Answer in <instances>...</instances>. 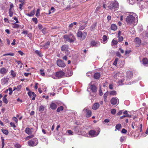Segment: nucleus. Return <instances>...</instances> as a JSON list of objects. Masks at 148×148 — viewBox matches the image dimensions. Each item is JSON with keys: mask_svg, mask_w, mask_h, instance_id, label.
I'll use <instances>...</instances> for the list:
<instances>
[{"mask_svg": "<svg viewBox=\"0 0 148 148\" xmlns=\"http://www.w3.org/2000/svg\"><path fill=\"white\" fill-rule=\"evenodd\" d=\"M125 21L128 25L133 24L134 26L136 25L138 22V18L137 15L135 13L132 12L125 19Z\"/></svg>", "mask_w": 148, "mask_h": 148, "instance_id": "nucleus-1", "label": "nucleus"}, {"mask_svg": "<svg viewBox=\"0 0 148 148\" xmlns=\"http://www.w3.org/2000/svg\"><path fill=\"white\" fill-rule=\"evenodd\" d=\"M124 75L123 73H120V72H117L114 75V78L116 79H118L119 81L118 82V84L120 85L124 84H131V82L128 83L125 82V79L124 78Z\"/></svg>", "mask_w": 148, "mask_h": 148, "instance_id": "nucleus-2", "label": "nucleus"}, {"mask_svg": "<svg viewBox=\"0 0 148 148\" xmlns=\"http://www.w3.org/2000/svg\"><path fill=\"white\" fill-rule=\"evenodd\" d=\"M119 5L117 1H113L110 2V4L107 6L109 9L112 11H115L118 9Z\"/></svg>", "mask_w": 148, "mask_h": 148, "instance_id": "nucleus-3", "label": "nucleus"}, {"mask_svg": "<svg viewBox=\"0 0 148 148\" xmlns=\"http://www.w3.org/2000/svg\"><path fill=\"white\" fill-rule=\"evenodd\" d=\"M87 35L86 32H82L81 31H78L77 34V36L79 40L81 41L84 40L86 38Z\"/></svg>", "mask_w": 148, "mask_h": 148, "instance_id": "nucleus-4", "label": "nucleus"}, {"mask_svg": "<svg viewBox=\"0 0 148 148\" xmlns=\"http://www.w3.org/2000/svg\"><path fill=\"white\" fill-rule=\"evenodd\" d=\"M65 75L64 73L62 71L57 72L55 74V77H52L54 79L60 78L64 77Z\"/></svg>", "mask_w": 148, "mask_h": 148, "instance_id": "nucleus-5", "label": "nucleus"}, {"mask_svg": "<svg viewBox=\"0 0 148 148\" xmlns=\"http://www.w3.org/2000/svg\"><path fill=\"white\" fill-rule=\"evenodd\" d=\"M38 140L36 138H35L34 140H31L28 142V144L29 146H36L38 143Z\"/></svg>", "mask_w": 148, "mask_h": 148, "instance_id": "nucleus-6", "label": "nucleus"}, {"mask_svg": "<svg viewBox=\"0 0 148 148\" xmlns=\"http://www.w3.org/2000/svg\"><path fill=\"white\" fill-rule=\"evenodd\" d=\"M65 75L66 77H69L71 76L73 74V72L69 68H66L65 70Z\"/></svg>", "mask_w": 148, "mask_h": 148, "instance_id": "nucleus-7", "label": "nucleus"}, {"mask_svg": "<svg viewBox=\"0 0 148 148\" xmlns=\"http://www.w3.org/2000/svg\"><path fill=\"white\" fill-rule=\"evenodd\" d=\"M90 86L88 87V88H87V90L88 91H89V89H90L92 92H96L97 90V89L96 87L94 85L89 84Z\"/></svg>", "mask_w": 148, "mask_h": 148, "instance_id": "nucleus-8", "label": "nucleus"}, {"mask_svg": "<svg viewBox=\"0 0 148 148\" xmlns=\"http://www.w3.org/2000/svg\"><path fill=\"white\" fill-rule=\"evenodd\" d=\"M69 46L66 45H64L61 47V50L62 51H64L68 55L69 53L68 51Z\"/></svg>", "mask_w": 148, "mask_h": 148, "instance_id": "nucleus-9", "label": "nucleus"}, {"mask_svg": "<svg viewBox=\"0 0 148 148\" xmlns=\"http://www.w3.org/2000/svg\"><path fill=\"white\" fill-rule=\"evenodd\" d=\"M57 64L58 66L61 67H64L65 66L64 62L58 59L57 61Z\"/></svg>", "mask_w": 148, "mask_h": 148, "instance_id": "nucleus-10", "label": "nucleus"}, {"mask_svg": "<svg viewBox=\"0 0 148 148\" xmlns=\"http://www.w3.org/2000/svg\"><path fill=\"white\" fill-rule=\"evenodd\" d=\"M110 102L112 104L115 105L118 104L119 103V100L117 98L113 97L111 99Z\"/></svg>", "mask_w": 148, "mask_h": 148, "instance_id": "nucleus-11", "label": "nucleus"}, {"mask_svg": "<svg viewBox=\"0 0 148 148\" xmlns=\"http://www.w3.org/2000/svg\"><path fill=\"white\" fill-rule=\"evenodd\" d=\"M99 132L100 131L98 132H96L95 130H91L89 131V134L91 137H94L97 136L99 134Z\"/></svg>", "mask_w": 148, "mask_h": 148, "instance_id": "nucleus-12", "label": "nucleus"}, {"mask_svg": "<svg viewBox=\"0 0 148 148\" xmlns=\"http://www.w3.org/2000/svg\"><path fill=\"white\" fill-rule=\"evenodd\" d=\"M88 108L86 107L84 108L83 111L84 112H86V116L87 117H90L91 115L92 112L90 110H88Z\"/></svg>", "mask_w": 148, "mask_h": 148, "instance_id": "nucleus-13", "label": "nucleus"}, {"mask_svg": "<svg viewBox=\"0 0 148 148\" xmlns=\"http://www.w3.org/2000/svg\"><path fill=\"white\" fill-rule=\"evenodd\" d=\"M132 76V73L131 72L128 71L127 72L126 75L127 80H130Z\"/></svg>", "mask_w": 148, "mask_h": 148, "instance_id": "nucleus-14", "label": "nucleus"}, {"mask_svg": "<svg viewBox=\"0 0 148 148\" xmlns=\"http://www.w3.org/2000/svg\"><path fill=\"white\" fill-rule=\"evenodd\" d=\"M8 82V79L7 78H3L1 80V83L2 85H5L7 84Z\"/></svg>", "mask_w": 148, "mask_h": 148, "instance_id": "nucleus-15", "label": "nucleus"}, {"mask_svg": "<svg viewBox=\"0 0 148 148\" xmlns=\"http://www.w3.org/2000/svg\"><path fill=\"white\" fill-rule=\"evenodd\" d=\"M57 105L54 103L52 102L50 104V108L51 109L54 110L56 109L57 108Z\"/></svg>", "mask_w": 148, "mask_h": 148, "instance_id": "nucleus-16", "label": "nucleus"}, {"mask_svg": "<svg viewBox=\"0 0 148 148\" xmlns=\"http://www.w3.org/2000/svg\"><path fill=\"white\" fill-rule=\"evenodd\" d=\"M100 105L98 103H94L92 108L94 110L97 109L99 107Z\"/></svg>", "mask_w": 148, "mask_h": 148, "instance_id": "nucleus-17", "label": "nucleus"}, {"mask_svg": "<svg viewBox=\"0 0 148 148\" xmlns=\"http://www.w3.org/2000/svg\"><path fill=\"white\" fill-rule=\"evenodd\" d=\"M69 38L70 40V42H73L75 40V37L72 34H70L69 35Z\"/></svg>", "mask_w": 148, "mask_h": 148, "instance_id": "nucleus-18", "label": "nucleus"}, {"mask_svg": "<svg viewBox=\"0 0 148 148\" xmlns=\"http://www.w3.org/2000/svg\"><path fill=\"white\" fill-rule=\"evenodd\" d=\"M91 44L93 46L97 47L100 45V42H96L94 41H91Z\"/></svg>", "mask_w": 148, "mask_h": 148, "instance_id": "nucleus-19", "label": "nucleus"}, {"mask_svg": "<svg viewBox=\"0 0 148 148\" xmlns=\"http://www.w3.org/2000/svg\"><path fill=\"white\" fill-rule=\"evenodd\" d=\"M8 70L4 68H2L0 70V73L2 74H5L7 72Z\"/></svg>", "mask_w": 148, "mask_h": 148, "instance_id": "nucleus-20", "label": "nucleus"}, {"mask_svg": "<svg viewBox=\"0 0 148 148\" xmlns=\"http://www.w3.org/2000/svg\"><path fill=\"white\" fill-rule=\"evenodd\" d=\"M25 132L26 133L29 135L31 134L32 133V132L31 129L29 127L26 128Z\"/></svg>", "mask_w": 148, "mask_h": 148, "instance_id": "nucleus-21", "label": "nucleus"}, {"mask_svg": "<svg viewBox=\"0 0 148 148\" xmlns=\"http://www.w3.org/2000/svg\"><path fill=\"white\" fill-rule=\"evenodd\" d=\"M143 64L144 65L148 64V59L147 58H144L142 60Z\"/></svg>", "mask_w": 148, "mask_h": 148, "instance_id": "nucleus-22", "label": "nucleus"}, {"mask_svg": "<svg viewBox=\"0 0 148 148\" xmlns=\"http://www.w3.org/2000/svg\"><path fill=\"white\" fill-rule=\"evenodd\" d=\"M108 93L110 95H116V92L114 90L111 91L109 92H108Z\"/></svg>", "mask_w": 148, "mask_h": 148, "instance_id": "nucleus-23", "label": "nucleus"}, {"mask_svg": "<svg viewBox=\"0 0 148 148\" xmlns=\"http://www.w3.org/2000/svg\"><path fill=\"white\" fill-rule=\"evenodd\" d=\"M100 77V74L99 73H95L94 75V78L95 79H98Z\"/></svg>", "mask_w": 148, "mask_h": 148, "instance_id": "nucleus-24", "label": "nucleus"}, {"mask_svg": "<svg viewBox=\"0 0 148 148\" xmlns=\"http://www.w3.org/2000/svg\"><path fill=\"white\" fill-rule=\"evenodd\" d=\"M85 23V24L84 25H80L79 29V30H83L85 29V27L86 26V23Z\"/></svg>", "mask_w": 148, "mask_h": 148, "instance_id": "nucleus-25", "label": "nucleus"}, {"mask_svg": "<svg viewBox=\"0 0 148 148\" xmlns=\"http://www.w3.org/2000/svg\"><path fill=\"white\" fill-rule=\"evenodd\" d=\"M14 12V9H9V16L10 17H12L13 16V14Z\"/></svg>", "mask_w": 148, "mask_h": 148, "instance_id": "nucleus-26", "label": "nucleus"}, {"mask_svg": "<svg viewBox=\"0 0 148 148\" xmlns=\"http://www.w3.org/2000/svg\"><path fill=\"white\" fill-rule=\"evenodd\" d=\"M111 29L114 31L116 30L117 29L116 25L115 24H112L111 25Z\"/></svg>", "mask_w": 148, "mask_h": 148, "instance_id": "nucleus-27", "label": "nucleus"}, {"mask_svg": "<svg viewBox=\"0 0 148 148\" xmlns=\"http://www.w3.org/2000/svg\"><path fill=\"white\" fill-rule=\"evenodd\" d=\"M35 52L40 57H41L43 56V55H42V53H41V52L39 51L38 50H36L35 51Z\"/></svg>", "mask_w": 148, "mask_h": 148, "instance_id": "nucleus-28", "label": "nucleus"}, {"mask_svg": "<svg viewBox=\"0 0 148 148\" xmlns=\"http://www.w3.org/2000/svg\"><path fill=\"white\" fill-rule=\"evenodd\" d=\"M45 107V106H40L38 110L40 112H42L44 110V108Z\"/></svg>", "mask_w": 148, "mask_h": 148, "instance_id": "nucleus-29", "label": "nucleus"}, {"mask_svg": "<svg viewBox=\"0 0 148 148\" xmlns=\"http://www.w3.org/2000/svg\"><path fill=\"white\" fill-rule=\"evenodd\" d=\"M103 43L104 44L106 43L107 42V37L106 36L104 35L103 36Z\"/></svg>", "mask_w": 148, "mask_h": 148, "instance_id": "nucleus-30", "label": "nucleus"}, {"mask_svg": "<svg viewBox=\"0 0 148 148\" xmlns=\"http://www.w3.org/2000/svg\"><path fill=\"white\" fill-rule=\"evenodd\" d=\"M35 12L34 10L31 11L30 13L26 14V15L27 16H33Z\"/></svg>", "mask_w": 148, "mask_h": 148, "instance_id": "nucleus-31", "label": "nucleus"}, {"mask_svg": "<svg viewBox=\"0 0 148 148\" xmlns=\"http://www.w3.org/2000/svg\"><path fill=\"white\" fill-rule=\"evenodd\" d=\"M64 38L66 41H69L70 42V39L69 35L68 36L67 35H65L64 36Z\"/></svg>", "mask_w": 148, "mask_h": 148, "instance_id": "nucleus-32", "label": "nucleus"}, {"mask_svg": "<svg viewBox=\"0 0 148 148\" xmlns=\"http://www.w3.org/2000/svg\"><path fill=\"white\" fill-rule=\"evenodd\" d=\"M50 45V42H47L45 45L44 46V47L45 49H47L48 48Z\"/></svg>", "mask_w": 148, "mask_h": 148, "instance_id": "nucleus-33", "label": "nucleus"}, {"mask_svg": "<svg viewBox=\"0 0 148 148\" xmlns=\"http://www.w3.org/2000/svg\"><path fill=\"white\" fill-rule=\"evenodd\" d=\"M1 131L3 134H5L6 135H7L8 133V132L7 130L2 129Z\"/></svg>", "mask_w": 148, "mask_h": 148, "instance_id": "nucleus-34", "label": "nucleus"}, {"mask_svg": "<svg viewBox=\"0 0 148 148\" xmlns=\"http://www.w3.org/2000/svg\"><path fill=\"white\" fill-rule=\"evenodd\" d=\"M135 41L136 43L139 44L140 43V39L138 38H136L135 39Z\"/></svg>", "mask_w": 148, "mask_h": 148, "instance_id": "nucleus-35", "label": "nucleus"}, {"mask_svg": "<svg viewBox=\"0 0 148 148\" xmlns=\"http://www.w3.org/2000/svg\"><path fill=\"white\" fill-rule=\"evenodd\" d=\"M117 42H118L116 40L113 39L112 42V45H115L117 44Z\"/></svg>", "mask_w": 148, "mask_h": 148, "instance_id": "nucleus-36", "label": "nucleus"}, {"mask_svg": "<svg viewBox=\"0 0 148 148\" xmlns=\"http://www.w3.org/2000/svg\"><path fill=\"white\" fill-rule=\"evenodd\" d=\"M63 110V107L62 106H61L59 107H58L57 110V111L58 112H60L61 111H62Z\"/></svg>", "mask_w": 148, "mask_h": 148, "instance_id": "nucleus-37", "label": "nucleus"}, {"mask_svg": "<svg viewBox=\"0 0 148 148\" xmlns=\"http://www.w3.org/2000/svg\"><path fill=\"white\" fill-rule=\"evenodd\" d=\"M12 27L14 28H17L19 27V25L16 23H14L13 24Z\"/></svg>", "mask_w": 148, "mask_h": 148, "instance_id": "nucleus-38", "label": "nucleus"}, {"mask_svg": "<svg viewBox=\"0 0 148 148\" xmlns=\"http://www.w3.org/2000/svg\"><path fill=\"white\" fill-rule=\"evenodd\" d=\"M14 54L13 53H10L6 54H5L3 55V56H14Z\"/></svg>", "mask_w": 148, "mask_h": 148, "instance_id": "nucleus-39", "label": "nucleus"}, {"mask_svg": "<svg viewBox=\"0 0 148 148\" xmlns=\"http://www.w3.org/2000/svg\"><path fill=\"white\" fill-rule=\"evenodd\" d=\"M126 139V137L122 136L120 138V140L121 142H122Z\"/></svg>", "mask_w": 148, "mask_h": 148, "instance_id": "nucleus-40", "label": "nucleus"}, {"mask_svg": "<svg viewBox=\"0 0 148 148\" xmlns=\"http://www.w3.org/2000/svg\"><path fill=\"white\" fill-rule=\"evenodd\" d=\"M34 136V135L33 134H31L30 135L27 136L26 138V140H28L30 138H32Z\"/></svg>", "mask_w": 148, "mask_h": 148, "instance_id": "nucleus-41", "label": "nucleus"}, {"mask_svg": "<svg viewBox=\"0 0 148 148\" xmlns=\"http://www.w3.org/2000/svg\"><path fill=\"white\" fill-rule=\"evenodd\" d=\"M121 127V125L119 123L117 124L116 126V128L117 130H119Z\"/></svg>", "mask_w": 148, "mask_h": 148, "instance_id": "nucleus-42", "label": "nucleus"}, {"mask_svg": "<svg viewBox=\"0 0 148 148\" xmlns=\"http://www.w3.org/2000/svg\"><path fill=\"white\" fill-rule=\"evenodd\" d=\"M11 72V75L12 76V77H14L16 76V75L14 71L13 70H11L10 71Z\"/></svg>", "mask_w": 148, "mask_h": 148, "instance_id": "nucleus-43", "label": "nucleus"}, {"mask_svg": "<svg viewBox=\"0 0 148 148\" xmlns=\"http://www.w3.org/2000/svg\"><path fill=\"white\" fill-rule=\"evenodd\" d=\"M131 116L130 115H123L122 116H121L120 117L121 119H123L125 117H130Z\"/></svg>", "mask_w": 148, "mask_h": 148, "instance_id": "nucleus-44", "label": "nucleus"}, {"mask_svg": "<svg viewBox=\"0 0 148 148\" xmlns=\"http://www.w3.org/2000/svg\"><path fill=\"white\" fill-rule=\"evenodd\" d=\"M116 110L115 109H112L111 111V113L113 114H114L116 112Z\"/></svg>", "mask_w": 148, "mask_h": 148, "instance_id": "nucleus-45", "label": "nucleus"}, {"mask_svg": "<svg viewBox=\"0 0 148 148\" xmlns=\"http://www.w3.org/2000/svg\"><path fill=\"white\" fill-rule=\"evenodd\" d=\"M21 86L20 85H19L16 88V90L17 91H19L21 89Z\"/></svg>", "mask_w": 148, "mask_h": 148, "instance_id": "nucleus-46", "label": "nucleus"}, {"mask_svg": "<svg viewBox=\"0 0 148 148\" xmlns=\"http://www.w3.org/2000/svg\"><path fill=\"white\" fill-rule=\"evenodd\" d=\"M40 74L42 76H44L45 75V74L44 73V72L43 71L42 69H41L40 70Z\"/></svg>", "mask_w": 148, "mask_h": 148, "instance_id": "nucleus-47", "label": "nucleus"}, {"mask_svg": "<svg viewBox=\"0 0 148 148\" xmlns=\"http://www.w3.org/2000/svg\"><path fill=\"white\" fill-rule=\"evenodd\" d=\"M39 10V9H37L36 13V16H38L40 15Z\"/></svg>", "mask_w": 148, "mask_h": 148, "instance_id": "nucleus-48", "label": "nucleus"}, {"mask_svg": "<svg viewBox=\"0 0 148 148\" xmlns=\"http://www.w3.org/2000/svg\"><path fill=\"white\" fill-rule=\"evenodd\" d=\"M38 28L39 29H42L43 28V27L40 24H39L38 25Z\"/></svg>", "mask_w": 148, "mask_h": 148, "instance_id": "nucleus-49", "label": "nucleus"}, {"mask_svg": "<svg viewBox=\"0 0 148 148\" xmlns=\"http://www.w3.org/2000/svg\"><path fill=\"white\" fill-rule=\"evenodd\" d=\"M127 132V130H126L125 129H123L122 131L121 132L123 133L126 134Z\"/></svg>", "mask_w": 148, "mask_h": 148, "instance_id": "nucleus-50", "label": "nucleus"}, {"mask_svg": "<svg viewBox=\"0 0 148 148\" xmlns=\"http://www.w3.org/2000/svg\"><path fill=\"white\" fill-rule=\"evenodd\" d=\"M23 5V3H22L19 5V9L21 10L22 9V8Z\"/></svg>", "mask_w": 148, "mask_h": 148, "instance_id": "nucleus-51", "label": "nucleus"}, {"mask_svg": "<svg viewBox=\"0 0 148 148\" xmlns=\"http://www.w3.org/2000/svg\"><path fill=\"white\" fill-rule=\"evenodd\" d=\"M108 94L109 93L108 92H106L104 95L103 98H107V96L108 95Z\"/></svg>", "mask_w": 148, "mask_h": 148, "instance_id": "nucleus-52", "label": "nucleus"}, {"mask_svg": "<svg viewBox=\"0 0 148 148\" xmlns=\"http://www.w3.org/2000/svg\"><path fill=\"white\" fill-rule=\"evenodd\" d=\"M10 125L11 127H13L14 128H15L16 127L15 124L12 122H11L10 123Z\"/></svg>", "mask_w": 148, "mask_h": 148, "instance_id": "nucleus-53", "label": "nucleus"}, {"mask_svg": "<svg viewBox=\"0 0 148 148\" xmlns=\"http://www.w3.org/2000/svg\"><path fill=\"white\" fill-rule=\"evenodd\" d=\"M15 148H20L21 146L19 144H16L15 145Z\"/></svg>", "mask_w": 148, "mask_h": 148, "instance_id": "nucleus-54", "label": "nucleus"}, {"mask_svg": "<svg viewBox=\"0 0 148 148\" xmlns=\"http://www.w3.org/2000/svg\"><path fill=\"white\" fill-rule=\"evenodd\" d=\"M119 40V41H122L123 40V37L122 36H118Z\"/></svg>", "mask_w": 148, "mask_h": 148, "instance_id": "nucleus-55", "label": "nucleus"}, {"mask_svg": "<svg viewBox=\"0 0 148 148\" xmlns=\"http://www.w3.org/2000/svg\"><path fill=\"white\" fill-rule=\"evenodd\" d=\"M131 52V50H127L125 51V55H127L128 54H129Z\"/></svg>", "mask_w": 148, "mask_h": 148, "instance_id": "nucleus-56", "label": "nucleus"}, {"mask_svg": "<svg viewBox=\"0 0 148 148\" xmlns=\"http://www.w3.org/2000/svg\"><path fill=\"white\" fill-rule=\"evenodd\" d=\"M67 132L70 135L73 134V132L71 130H68L67 131Z\"/></svg>", "mask_w": 148, "mask_h": 148, "instance_id": "nucleus-57", "label": "nucleus"}, {"mask_svg": "<svg viewBox=\"0 0 148 148\" xmlns=\"http://www.w3.org/2000/svg\"><path fill=\"white\" fill-rule=\"evenodd\" d=\"M13 120L16 123L18 122V119L16 117H14L13 118Z\"/></svg>", "mask_w": 148, "mask_h": 148, "instance_id": "nucleus-58", "label": "nucleus"}, {"mask_svg": "<svg viewBox=\"0 0 148 148\" xmlns=\"http://www.w3.org/2000/svg\"><path fill=\"white\" fill-rule=\"evenodd\" d=\"M3 102L5 103L6 104H7L8 103V101L7 99H3Z\"/></svg>", "mask_w": 148, "mask_h": 148, "instance_id": "nucleus-59", "label": "nucleus"}, {"mask_svg": "<svg viewBox=\"0 0 148 148\" xmlns=\"http://www.w3.org/2000/svg\"><path fill=\"white\" fill-rule=\"evenodd\" d=\"M99 93L100 96H101L103 95V92L101 88H100V89L99 90Z\"/></svg>", "mask_w": 148, "mask_h": 148, "instance_id": "nucleus-60", "label": "nucleus"}, {"mask_svg": "<svg viewBox=\"0 0 148 148\" xmlns=\"http://www.w3.org/2000/svg\"><path fill=\"white\" fill-rule=\"evenodd\" d=\"M32 20L33 21L35 22V23L36 24L37 23V19L36 18H33Z\"/></svg>", "mask_w": 148, "mask_h": 148, "instance_id": "nucleus-61", "label": "nucleus"}, {"mask_svg": "<svg viewBox=\"0 0 148 148\" xmlns=\"http://www.w3.org/2000/svg\"><path fill=\"white\" fill-rule=\"evenodd\" d=\"M13 19L16 21V23H19V21L18 20L17 18L16 17H14L13 18Z\"/></svg>", "mask_w": 148, "mask_h": 148, "instance_id": "nucleus-62", "label": "nucleus"}, {"mask_svg": "<svg viewBox=\"0 0 148 148\" xmlns=\"http://www.w3.org/2000/svg\"><path fill=\"white\" fill-rule=\"evenodd\" d=\"M22 34H27L28 32L26 30L22 32Z\"/></svg>", "mask_w": 148, "mask_h": 148, "instance_id": "nucleus-63", "label": "nucleus"}, {"mask_svg": "<svg viewBox=\"0 0 148 148\" xmlns=\"http://www.w3.org/2000/svg\"><path fill=\"white\" fill-rule=\"evenodd\" d=\"M18 53L21 56H23L24 54V53L22 51H18Z\"/></svg>", "mask_w": 148, "mask_h": 148, "instance_id": "nucleus-64", "label": "nucleus"}]
</instances>
